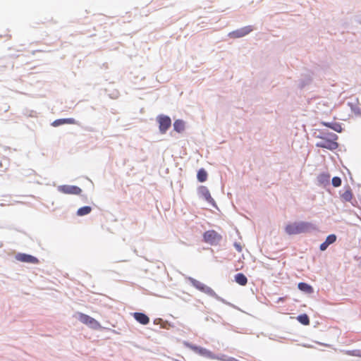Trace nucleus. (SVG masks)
Here are the masks:
<instances>
[{"label": "nucleus", "instance_id": "423d86ee", "mask_svg": "<svg viewBox=\"0 0 361 361\" xmlns=\"http://www.w3.org/2000/svg\"><path fill=\"white\" fill-rule=\"evenodd\" d=\"M157 121L159 123V130L163 134L165 133L171 126V120L167 116H159L157 117Z\"/></svg>", "mask_w": 361, "mask_h": 361}, {"label": "nucleus", "instance_id": "9d476101", "mask_svg": "<svg viewBox=\"0 0 361 361\" xmlns=\"http://www.w3.org/2000/svg\"><path fill=\"white\" fill-rule=\"evenodd\" d=\"M16 259L18 261L23 262H27V263H31V264H37L39 263V260L37 258H36L34 256L27 255V254H18L16 255Z\"/></svg>", "mask_w": 361, "mask_h": 361}, {"label": "nucleus", "instance_id": "9b49d317", "mask_svg": "<svg viewBox=\"0 0 361 361\" xmlns=\"http://www.w3.org/2000/svg\"><path fill=\"white\" fill-rule=\"evenodd\" d=\"M198 192H199L200 195H201L202 197H204L208 202L212 203V204L214 203V201L211 196L209 190H208V188L207 187L203 186V185L200 186L198 188Z\"/></svg>", "mask_w": 361, "mask_h": 361}, {"label": "nucleus", "instance_id": "5701e85b", "mask_svg": "<svg viewBox=\"0 0 361 361\" xmlns=\"http://www.w3.org/2000/svg\"><path fill=\"white\" fill-rule=\"evenodd\" d=\"M332 185L334 187H339L341 185V179L339 177H334L332 178Z\"/></svg>", "mask_w": 361, "mask_h": 361}, {"label": "nucleus", "instance_id": "412c9836", "mask_svg": "<svg viewBox=\"0 0 361 361\" xmlns=\"http://www.w3.org/2000/svg\"><path fill=\"white\" fill-rule=\"evenodd\" d=\"M92 211V208L89 206L82 207L77 211L78 216H84L90 214Z\"/></svg>", "mask_w": 361, "mask_h": 361}, {"label": "nucleus", "instance_id": "2eb2a0df", "mask_svg": "<svg viewBox=\"0 0 361 361\" xmlns=\"http://www.w3.org/2000/svg\"><path fill=\"white\" fill-rule=\"evenodd\" d=\"M322 124L335 130L337 133H341L343 130L341 125L338 123L322 122Z\"/></svg>", "mask_w": 361, "mask_h": 361}, {"label": "nucleus", "instance_id": "aec40b11", "mask_svg": "<svg viewBox=\"0 0 361 361\" xmlns=\"http://www.w3.org/2000/svg\"><path fill=\"white\" fill-rule=\"evenodd\" d=\"M197 178L200 182H204L207 179V171L201 169L197 171Z\"/></svg>", "mask_w": 361, "mask_h": 361}, {"label": "nucleus", "instance_id": "6e6552de", "mask_svg": "<svg viewBox=\"0 0 361 361\" xmlns=\"http://www.w3.org/2000/svg\"><path fill=\"white\" fill-rule=\"evenodd\" d=\"M252 31V26H250V25L245 26L244 27L236 30L233 31L232 32L229 33V36L231 37H233V38L242 37H244L246 35L249 34Z\"/></svg>", "mask_w": 361, "mask_h": 361}, {"label": "nucleus", "instance_id": "ddd939ff", "mask_svg": "<svg viewBox=\"0 0 361 361\" xmlns=\"http://www.w3.org/2000/svg\"><path fill=\"white\" fill-rule=\"evenodd\" d=\"M336 240V236L334 234H331L327 236L326 240L320 245V250L324 251L331 244L334 243Z\"/></svg>", "mask_w": 361, "mask_h": 361}, {"label": "nucleus", "instance_id": "393cba45", "mask_svg": "<svg viewBox=\"0 0 361 361\" xmlns=\"http://www.w3.org/2000/svg\"><path fill=\"white\" fill-rule=\"evenodd\" d=\"M237 249L238 251H241V248L240 247V246H237Z\"/></svg>", "mask_w": 361, "mask_h": 361}, {"label": "nucleus", "instance_id": "4be33fe9", "mask_svg": "<svg viewBox=\"0 0 361 361\" xmlns=\"http://www.w3.org/2000/svg\"><path fill=\"white\" fill-rule=\"evenodd\" d=\"M297 319L302 324L308 325L310 324V319L306 314H300L298 317Z\"/></svg>", "mask_w": 361, "mask_h": 361}, {"label": "nucleus", "instance_id": "a211bd4d", "mask_svg": "<svg viewBox=\"0 0 361 361\" xmlns=\"http://www.w3.org/2000/svg\"><path fill=\"white\" fill-rule=\"evenodd\" d=\"M341 197L343 202H351L353 199V194L350 189H348L341 194Z\"/></svg>", "mask_w": 361, "mask_h": 361}, {"label": "nucleus", "instance_id": "4468645a", "mask_svg": "<svg viewBox=\"0 0 361 361\" xmlns=\"http://www.w3.org/2000/svg\"><path fill=\"white\" fill-rule=\"evenodd\" d=\"M75 123H76V121L74 118H61V119L55 120L52 123L51 125L54 127H57L59 126L63 125V124H75Z\"/></svg>", "mask_w": 361, "mask_h": 361}, {"label": "nucleus", "instance_id": "f03ea898", "mask_svg": "<svg viewBox=\"0 0 361 361\" xmlns=\"http://www.w3.org/2000/svg\"><path fill=\"white\" fill-rule=\"evenodd\" d=\"M338 136L336 134H330V139H324L317 143V147L334 150L338 148V144L336 142Z\"/></svg>", "mask_w": 361, "mask_h": 361}, {"label": "nucleus", "instance_id": "dca6fc26", "mask_svg": "<svg viewBox=\"0 0 361 361\" xmlns=\"http://www.w3.org/2000/svg\"><path fill=\"white\" fill-rule=\"evenodd\" d=\"M235 281L240 286H245L247 283V277L242 273H238L235 276Z\"/></svg>", "mask_w": 361, "mask_h": 361}, {"label": "nucleus", "instance_id": "7ed1b4c3", "mask_svg": "<svg viewBox=\"0 0 361 361\" xmlns=\"http://www.w3.org/2000/svg\"><path fill=\"white\" fill-rule=\"evenodd\" d=\"M186 346L193 350L195 353L199 354L201 356L205 357L207 358L212 359V360H218L219 357L216 356L210 350L200 347L197 345H194L190 343H187Z\"/></svg>", "mask_w": 361, "mask_h": 361}, {"label": "nucleus", "instance_id": "6ab92c4d", "mask_svg": "<svg viewBox=\"0 0 361 361\" xmlns=\"http://www.w3.org/2000/svg\"><path fill=\"white\" fill-rule=\"evenodd\" d=\"M173 128L178 133H181L185 129V123L181 120H176L173 123Z\"/></svg>", "mask_w": 361, "mask_h": 361}, {"label": "nucleus", "instance_id": "f257e3e1", "mask_svg": "<svg viewBox=\"0 0 361 361\" xmlns=\"http://www.w3.org/2000/svg\"><path fill=\"white\" fill-rule=\"evenodd\" d=\"M312 228V224L308 222H298L288 224L285 231L288 235H295L307 232Z\"/></svg>", "mask_w": 361, "mask_h": 361}, {"label": "nucleus", "instance_id": "39448f33", "mask_svg": "<svg viewBox=\"0 0 361 361\" xmlns=\"http://www.w3.org/2000/svg\"><path fill=\"white\" fill-rule=\"evenodd\" d=\"M189 281L195 288L198 289L199 290L211 296H214L216 295L215 292L212 288H211L209 286H207L200 281L193 278H189Z\"/></svg>", "mask_w": 361, "mask_h": 361}, {"label": "nucleus", "instance_id": "20e7f679", "mask_svg": "<svg viewBox=\"0 0 361 361\" xmlns=\"http://www.w3.org/2000/svg\"><path fill=\"white\" fill-rule=\"evenodd\" d=\"M203 238L204 240L210 245L217 244L221 240V235L214 230L206 231Z\"/></svg>", "mask_w": 361, "mask_h": 361}, {"label": "nucleus", "instance_id": "1a4fd4ad", "mask_svg": "<svg viewBox=\"0 0 361 361\" xmlns=\"http://www.w3.org/2000/svg\"><path fill=\"white\" fill-rule=\"evenodd\" d=\"M59 191L65 194L79 195L82 190L75 185H62L59 188Z\"/></svg>", "mask_w": 361, "mask_h": 361}, {"label": "nucleus", "instance_id": "0eeeda50", "mask_svg": "<svg viewBox=\"0 0 361 361\" xmlns=\"http://www.w3.org/2000/svg\"><path fill=\"white\" fill-rule=\"evenodd\" d=\"M78 318L82 324L91 327H97L99 325V322L94 318L81 312L78 314Z\"/></svg>", "mask_w": 361, "mask_h": 361}, {"label": "nucleus", "instance_id": "b1692460", "mask_svg": "<svg viewBox=\"0 0 361 361\" xmlns=\"http://www.w3.org/2000/svg\"><path fill=\"white\" fill-rule=\"evenodd\" d=\"M225 356H222V357H219L218 360H223V361H239L238 360L234 358V357H228L227 359L224 358Z\"/></svg>", "mask_w": 361, "mask_h": 361}, {"label": "nucleus", "instance_id": "f3484780", "mask_svg": "<svg viewBox=\"0 0 361 361\" xmlns=\"http://www.w3.org/2000/svg\"><path fill=\"white\" fill-rule=\"evenodd\" d=\"M298 287L299 290H300L301 291H303L305 293H313L312 287L306 283L300 282L298 283Z\"/></svg>", "mask_w": 361, "mask_h": 361}, {"label": "nucleus", "instance_id": "f8f14e48", "mask_svg": "<svg viewBox=\"0 0 361 361\" xmlns=\"http://www.w3.org/2000/svg\"><path fill=\"white\" fill-rule=\"evenodd\" d=\"M133 317L140 324L146 325L149 322V318L144 313L135 312L133 313Z\"/></svg>", "mask_w": 361, "mask_h": 361}]
</instances>
